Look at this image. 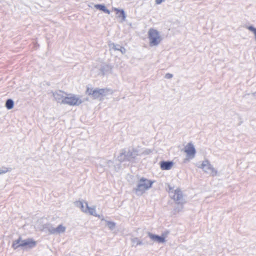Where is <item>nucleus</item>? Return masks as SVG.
<instances>
[{
    "instance_id": "nucleus-1",
    "label": "nucleus",
    "mask_w": 256,
    "mask_h": 256,
    "mask_svg": "<svg viewBox=\"0 0 256 256\" xmlns=\"http://www.w3.org/2000/svg\"><path fill=\"white\" fill-rule=\"evenodd\" d=\"M148 38L150 40V44L151 46H156L161 41V38L159 32L154 28H150L149 30Z\"/></svg>"
},
{
    "instance_id": "nucleus-2",
    "label": "nucleus",
    "mask_w": 256,
    "mask_h": 256,
    "mask_svg": "<svg viewBox=\"0 0 256 256\" xmlns=\"http://www.w3.org/2000/svg\"><path fill=\"white\" fill-rule=\"evenodd\" d=\"M62 103L70 106H78L82 103V100L76 96L69 94L62 100Z\"/></svg>"
},
{
    "instance_id": "nucleus-3",
    "label": "nucleus",
    "mask_w": 256,
    "mask_h": 256,
    "mask_svg": "<svg viewBox=\"0 0 256 256\" xmlns=\"http://www.w3.org/2000/svg\"><path fill=\"white\" fill-rule=\"evenodd\" d=\"M106 90L104 88L92 90L90 88H87L86 93L92 96L94 98L96 99L102 97L106 92Z\"/></svg>"
},
{
    "instance_id": "nucleus-4",
    "label": "nucleus",
    "mask_w": 256,
    "mask_h": 256,
    "mask_svg": "<svg viewBox=\"0 0 256 256\" xmlns=\"http://www.w3.org/2000/svg\"><path fill=\"white\" fill-rule=\"evenodd\" d=\"M184 152L190 158H194L196 154V150L192 143H188L184 148Z\"/></svg>"
},
{
    "instance_id": "nucleus-5",
    "label": "nucleus",
    "mask_w": 256,
    "mask_h": 256,
    "mask_svg": "<svg viewBox=\"0 0 256 256\" xmlns=\"http://www.w3.org/2000/svg\"><path fill=\"white\" fill-rule=\"evenodd\" d=\"M152 185V182L150 180L142 178L140 181L138 187L140 190H145L150 188Z\"/></svg>"
},
{
    "instance_id": "nucleus-6",
    "label": "nucleus",
    "mask_w": 256,
    "mask_h": 256,
    "mask_svg": "<svg viewBox=\"0 0 256 256\" xmlns=\"http://www.w3.org/2000/svg\"><path fill=\"white\" fill-rule=\"evenodd\" d=\"M36 244V242L32 238H28L22 241V246H25L28 248H32Z\"/></svg>"
},
{
    "instance_id": "nucleus-7",
    "label": "nucleus",
    "mask_w": 256,
    "mask_h": 256,
    "mask_svg": "<svg viewBox=\"0 0 256 256\" xmlns=\"http://www.w3.org/2000/svg\"><path fill=\"white\" fill-rule=\"evenodd\" d=\"M160 168L162 170H170L174 166L172 162L162 161L160 162Z\"/></svg>"
},
{
    "instance_id": "nucleus-8",
    "label": "nucleus",
    "mask_w": 256,
    "mask_h": 256,
    "mask_svg": "<svg viewBox=\"0 0 256 256\" xmlns=\"http://www.w3.org/2000/svg\"><path fill=\"white\" fill-rule=\"evenodd\" d=\"M150 238L153 240L156 241L159 243L164 242H165V238L160 236H158L154 235L152 234H149Z\"/></svg>"
},
{
    "instance_id": "nucleus-9",
    "label": "nucleus",
    "mask_w": 256,
    "mask_h": 256,
    "mask_svg": "<svg viewBox=\"0 0 256 256\" xmlns=\"http://www.w3.org/2000/svg\"><path fill=\"white\" fill-rule=\"evenodd\" d=\"M22 240L21 238H20L18 240H14L12 243V247L14 249H16L19 247L22 246Z\"/></svg>"
},
{
    "instance_id": "nucleus-10",
    "label": "nucleus",
    "mask_w": 256,
    "mask_h": 256,
    "mask_svg": "<svg viewBox=\"0 0 256 256\" xmlns=\"http://www.w3.org/2000/svg\"><path fill=\"white\" fill-rule=\"evenodd\" d=\"M66 228L62 225H59L54 230V233L60 234L64 232Z\"/></svg>"
},
{
    "instance_id": "nucleus-11",
    "label": "nucleus",
    "mask_w": 256,
    "mask_h": 256,
    "mask_svg": "<svg viewBox=\"0 0 256 256\" xmlns=\"http://www.w3.org/2000/svg\"><path fill=\"white\" fill-rule=\"evenodd\" d=\"M94 7L96 8L101 10L108 14H110V11L106 9L104 6L102 4H96L95 5Z\"/></svg>"
},
{
    "instance_id": "nucleus-12",
    "label": "nucleus",
    "mask_w": 256,
    "mask_h": 256,
    "mask_svg": "<svg viewBox=\"0 0 256 256\" xmlns=\"http://www.w3.org/2000/svg\"><path fill=\"white\" fill-rule=\"evenodd\" d=\"M114 10L119 17H122L123 20L125 18L124 13L122 10H120L116 8H114Z\"/></svg>"
},
{
    "instance_id": "nucleus-13",
    "label": "nucleus",
    "mask_w": 256,
    "mask_h": 256,
    "mask_svg": "<svg viewBox=\"0 0 256 256\" xmlns=\"http://www.w3.org/2000/svg\"><path fill=\"white\" fill-rule=\"evenodd\" d=\"M6 106L8 110L12 109L14 106L13 101L10 99L8 100L6 102Z\"/></svg>"
},
{
    "instance_id": "nucleus-14",
    "label": "nucleus",
    "mask_w": 256,
    "mask_h": 256,
    "mask_svg": "<svg viewBox=\"0 0 256 256\" xmlns=\"http://www.w3.org/2000/svg\"><path fill=\"white\" fill-rule=\"evenodd\" d=\"M86 212H90L91 214H95V210L94 208H88V210H84Z\"/></svg>"
},
{
    "instance_id": "nucleus-15",
    "label": "nucleus",
    "mask_w": 256,
    "mask_h": 256,
    "mask_svg": "<svg viewBox=\"0 0 256 256\" xmlns=\"http://www.w3.org/2000/svg\"><path fill=\"white\" fill-rule=\"evenodd\" d=\"M172 77V74H166L165 76V78H170Z\"/></svg>"
},
{
    "instance_id": "nucleus-16",
    "label": "nucleus",
    "mask_w": 256,
    "mask_h": 256,
    "mask_svg": "<svg viewBox=\"0 0 256 256\" xmlns=\"http://www.w3.org/2000/svg\"><path fill=\"white\" fill-rule=\"evenodd\" d=\"M164 0H156V4H160Z\"/></svg>"
}]
</instances>
